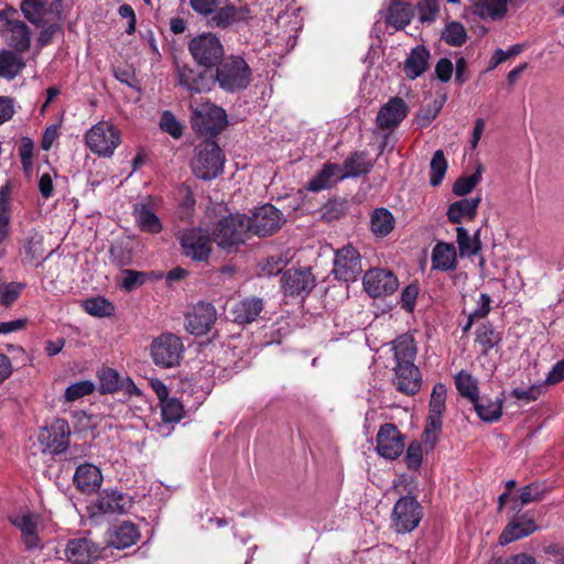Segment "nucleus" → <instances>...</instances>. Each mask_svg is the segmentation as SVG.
<instances>
[{"label": "nucleus", "instance_id": "obj_1", "mask_svg": "<svg viewBox=\"0 0 564 564\" xmlns=\"http://www.w3.org/2000/svg\"><path fill=\"white\" fill-rule=\"evenodd\" d=\"M252 78V70L243 57L238 55L224 56L212 70H195L187 65L177 66L178 85L192 94L209 91L218 83L227 93L246 89Z\"/></svg>", "mask_w": 564, "mask_h": 564}, {"label": "nucleus", "instance_id": "obj_2", "mask_svg": "<svg viewBox=\"0 0 564 564\" xmlns=\"http://www.w3.org/2000/svg\"><path fill=\"white\" fill-rule=\"evenodd\" d=\"M225 154L215 140L206 139L195 148L192 171L197 178L210 181L224 172Z\"/></svg>", "mask_w": 564, "mask_h": 564}, {"label": "nucleus", "instance_id": "obj_3", "mask_svg": "<svg viewBox=\"0 0 564 564\" xmlns=\"http://www.w3.org/2000/svg\"><path fill=\"white\" fill-rule=\"evenodd\" d=\"M249 232L251 231L247 215L230 214L217 223L213 231V239L220 249L232 252L246 242Z\"/></svg>", "mask_w": 564, "mask_h": 564}, {"label": "nucleus", "instance_id": "obj_4", "mask_svg": "<svg viewBox=\"0 0 564 564\" xmlns=\"http://www.w3.org/2000/svg\"><path fill=\"white\" fill-rule=\"evenodd\" d=\"M188 51L195 63L208 72H212L225 56L220 39L212 32L193 37L188 43Z\"/></svg>", "mask_w": 564, "mask_h": 564}, {"label": "nucleus", "instance_id": "obj_5", "mask_svg": "<svg viewBox=\"0 0 564 564\" xmlns=\"http://www.w3.org/2000/svg\"><path fill=\"white\" fill-rule=\"evenodd\" d=\"M184 350L182 339L170 332L162 333L153 338L150 345V355L153 364L163 369L178 366Z\"/></svg>", "mask_w": 564, "mask_h": 564}, {"label": "nucleus", "instance_id": "obj_6", "mask_svg": "<svg viewBox=\"0 0 564 564\" xmlns=\"http://www.w3.org/2000/svg\"><path fill=\"white\" fill-rule=\"evenodd\" d=\"M191 123L197 133L213 140L227 127L228 121L226 111L223 108L206 102L193 110Z\"/></svg>", "mask_w": 564, "mask_h": 564}, {"label": "nucleus", "instance_id": "obj_7", "mask_svg": "<svg viewBox=\"0 0 564 564\" xmlns=\"http://www.w3.org/2000/svg\"><path fill=\"white\" fill-rule=\"evenodd\" d=\"M18 10L11 6H7L0 10V32L7 36V43L15 52L24 53L31 46L30 28L21 20L17 19Z\"/></svg>", "mask_w": 564, "mask_h": 564}, {"label": "nucleus", "instance_id": "obj_8", "mask_svg": "<svg viewBox=\"0 0 564 564\" xmlns=\"http://www.w3.org/2000/svg\"><path fill=\"white\" fill-rule=\"evenodd\" d=\"M180 241L182 254L191 258L193 261H207L213 251V239L207 230L197 228H186L176 234Z\"/></svg>", "mask_w": 564, "mask_h": 564}, {"label": "nucleus", "instance_id": "obj_9", "mask_svg": "<svg viewBox=\"0 0 564 564\" xmlns=\"http://www.w3.org/2000/svg\"><path fill=\"white\" fill-rule=\"evenodd\" d=\"M423 517V508L415 497L403 496L395 502L391 520L398 533H410L415 530Z\"/></svg>", "mask_w": 564, "mask_h": 564}, {"label": "nucleus", "instance_id": "obj_10", "mask_svg": "<svg viewBox=\"0 0 564 564\" xmlns=\"http://www.w3.org/2000/svg\"><path fill=\"white\" fill-rule=\"evenodd\" d=\"M86 145L99 156L112 155L115 149L120 144V131L108 122H98L93 126L85 135Z\"/></svg>", "mask_w": 564, "mask_h": 564}, {"label": "nucleus", "instance_id": "obj_11", "mask_svg": "<svg viewBox=\"0 0 564 564\" xmlns=\"http://www.w3.org/2000/svg\"><path fill=\"white\" fill-rule=\"evenodd\" d=\"M250 231L259 237H268L281 229L285 217L272 204H264L257 207L251 217L247 216Z\"/></svg>", "mask_w": 564, "mask_h": 564}, {"label": "nucleus", "instance_id": "obj_12", "mask_svg": "<svg viewBox=\"0 0 564 564\" xmlns=\"http://www.w3.org/2000/svg\"><path fill=\"white\" fill-rule=\"evenodd\" d=\"M70 427L65 419L57 417L51 425L40 430L37 440L43 446V453L53 455L65 453L69 446Z\"/></svg>", "mask_w": 564, "mask_h": 564}, {"label": "nucleus", "instance_id": "obj_13", "mask_svg": "<svg viewBox=\"0 0 564 564\" xmlns=\"http://www.w3.org/2000/svg\"><path fill=\"white\" fill-rule=\"evenodd\" d=\"M335 279L354 282L362 272L361 256L351 245H347L335 252L332 270Z\"/></svg>", "mask_w": 564, "mask_h": 564}, {"label": "nucleus", "instance_id": "obj_14", "mask_svg": "<svg viewBox=\"0 0 564 564\" xmlns=\"http://www.w3.org/2000/svg\"><path fill=\"white\" fill-rule=\"evenodd\" d=\"M207 26L212 29L226 30L240 22L250 19L248 6L237 7L229 0L220 1V4L213 8V13L205 17Z\"/></svg>", "mask_w": 564, "mask_h": 564}, {"label": "nucleus", "instance_id": "obj_15", "mask_svg": "<svg viewBox=\"0 0 564 564\" xmlns=\"http://www.w3.org/2000/svg\"><path fill=\"white\" fill-rule=\"evenodd\" d=\"M405 447V436L393 423H384L379 427L376 436V451L379 456L394 460L399 458Z\"/></svg>", "mask_w": 564, "mask_h": 564}, {"label": "nucleus", "instance_id": "obj_16", "mask_svg": "<svg viewBox=\"0 0 564 564\" xmlns=\"http://www.w3.org/2000/svg\"><path fill=\"white\" fill-rule=\"evenodd\" d=\"M316 285L311 268H290L281 278V290L285 296H307Z\"/></svg>", "mask_w": 564, "mask_h": 564}, {"label": "nucleus", "instance_id": "obj_17", "mask_svg": "<svg viewBox=\"0 0 564 564\" xmlns=\"http://www.w3.org/2000/svg\"><path fill=\"white\" fill-rule=\"evenodd\" d=\"M362 284L366 293L373 299L391 295L399 288L397 275L391 270L382 268L367 270Z\"/></svg>", "mask_w": 564, "mask_h": 564}, {"label": "nucleus", "instance_id": "obj_18", "mask_svg": "<svg viewBox=\"0 0 564 564\" xmlns=\"http://www.w3.org/2000/svg\"><path fill=\"white\" fill-rule=\"evenodd\" d=\"M514 510H517L516 516L509 521L499 535V543L501 545H507L517 540L527 538L539 529L529 512L520 513L521 508L517 509L516 507Z\"/></svg>", "mask_w": 564, "mask_h": 564}, {"label": "nucleus", "instance_id": "obj_19", "mask_svg": "<svg viewBox=\"0 0 564 564\" xmlns=\"http://www.w3.org/2000/svg\"><path fill=\"white\" fill-rule=\"evenodd\" d=\"M186 329L196 336L208 333L217 318L216 308L213 304L198 302L192 311L186 313Z\"/></svg>", "mask_w": 564, "mask_h": 564}, {"label": "nucleus", "instance_id": "obj_20", "mask_svg": "<svg viewBox=\"0 0 564 564\" xmlns=\"http://www.w3.org/2000/svg\"><path fill=\"white\" fill-rule=\"evenodd\" d=\"M392 371V383L399 392L405 395H414L420 391L422 375L415 364L393 365Z\"/></svg>", "mask_w": 564, "mask_h": 564}, {"label": "nucleus", "instance_id": "obj_21", "mask_svg": "<svg viewBox=\"0 0 564 564\" xmlns=\"http://www.w3.org/2000/svg\"><path fill=\"white\" fill-rule=\"evenodd\" d=\"M133 506V500L128 495L117 490L107 488L99 495L93 508L97 509L98 513H127Z\"/></svg>", "mask_w": 564, "mask_h": 564}, {"label": "nucleus", "instance_id": "obj_22", "mask_svg": "<svg viewBox=\"0 0 564 564\" xmlns=\"http://www.w3.org/2000/svg\"><path fill=\"white\" fill-rule=\"evenodd\" d=\"M379 14L386 25L394 31L404 30L414 18L411 4L402 0H390L387 7L379 11Z\"/></svg>", "mask_w": 564, "mask_h": 564}, {"label": "nucleus", "instance_id": "obj_23", "mask_svg": "<svg viewBox=\"0 0 564 564\" xmlns=\"http://www.w3.org/2000/svg\"><path fill=\"white\" fill-rule=\"evenodd\" d=\"M104 549L87 538L72 539L67 542L65 556L75 564H87L100 557Z\"/></svg>", "mask_w": 564, "mask_h": 564}, {"label": "nucleus", "instance_id": "obj_24", "mask_svg": "<svg viewBox=\"0 0 564 564\" xmlns=\"http://www.w3.org/2000/svg\"><path fill=\"white\" fill-rule=\"evenodd\" d=\"M44 238L35 228L24 232L23 238L20 240L19 253L22 257V262L39 267L44 257Z\"/></svg>", "mask_w": 564, "mask_h": 564}, {"label": "nucleus", "instance_id": "obj_25", "mask_svg": "<svg viewBox=\"0 0 564 564\" xmlns=\"http://www.w3.org/2000/svg\"><path fill=\"white\" fill-rule=\"evenodd\" d=\"M408 111L405 101L401 97H393L380 108L376 123L381 130L397 128L406 117Z\"/></svg>", "mask_w": 564, "mask_h": 564}, {"label": "nucleus", "instance_id": "obj_26", "mask_svg": "<svg viewBox=\"0 0 564 564\" xmlns=\"http://www.w3.org/2000/svg\"><path fill=\"white\" fill-rule=\"evenodd\" d=\"M102 480L101 470L90 463L79 465L73 476L75 488L86 495L97 492L101 487Z\"/></svg>", "mask_w": 564, "mask_h": 564}, {"label": "nucleus", "instance_id": "obj_27", "mask_svg": "<svg viewBox=\"0 0 564 564\" xmlns=\"http://www.w3.org/2000/svg\"><path fill=\"white\" fill-rule=\"evenodd\" d=\"M264 310V302L261 297L249 296L236 302L230 308L231 321L235 324L245 326L257 321Z\"/></svg>", "mask_w": 564, "mask_h": 564}, {"label": "nucleus", "instance_id": "obj_28", "mask_svg": "<svg viewBox=\"0 0 564 564\" xmlns=\"http://www.w3.org/2000/svg\"><path fill=\"white\" fill-rule=\"evenodd\" d=\"M133 217L137 226L143 232L155 235L163 230V225L154 213L151 196H148L144 202L133 205Z\"/></svg>", "mask_w": 564, "mask_h": 564}, {"label": "nucleus", "instance_id": "obj_29", "mask_svg": "<svg viewBox=\"0 0 564 564\" xmlns=\"http://www.w3.org/2000/svg\"><path fill=\"white\" fill-rule=\"evenodd\" d=\"M393 351V365L414 364L417 355V346L410 333L399 335L389 343Z\"/></svg>", "mask_w": 564, "mask_h": 564}, {"label": "nucleus", "instance_id": "obj_30", "mask_svg": "<svg viewBox=\"0 0 564 564\" xmlns=\"http://www.w3.org/2000/svg\"><path fill=\"white\" fill-rule=\"evenodd\" d=\"M431 53L425 45L413 47L404 61L403 70L406 78L413 80L422 76L430 66Z\"/></svg>", "mask_w": 564, "mask_h": 564}, {"label": "nucleus", "instance_id": "obj_31", "mask_svg": "<svg viewBox=\"0 0 564 564\" xmlns=\"http://www.w3.org/2000/svg\"><path fill=\"white\" fill-rule=\"evenodd\" d=\"M373 167V163L368 159V153L365 151H355L345 159L340 169L344 174L339 176L340 180L347 177H359L368 174Z\"/></svg>", "mask_w": 564, "mask_h": 564}, {"label": "nucleus", "instance_id": "obj_32", "mask_svg": "<svg viewBox=\"0 0 564 564\" xmlns=\"http://www.w3.org/2000/svg\"><path fill=\"white\" fill-rule=\"evenodd\" d=\"M457 267L456 248L453 243L437 242L432 250V269L452 271Z\"/></svg>", "mask_w": 564, "mask_h": 564}, {"label": "nucleus", "instance_id": "obj_33", "mask_svg": "<svg viewBox=\"0 0 564 564\" xmlns=\"http://www.w3.org/2000/svg\"><path fill=\"white\" fill-rule=\"evenodd\" d=\"M140 532L132 522H122L109 534V545L118 550L127 549L137 543Z\"/></svg>", "mask_w": 564, "mask_h": 564}, {"label": "nucleus", "instance_id": "obj_34", "mask_svg": "<svg viewBox=\"0 0 564 564\" xmlns=\"http://www.w3.org/2000/svg\"><path fill=\"white\" fill-rule=\"evenodd\" d=\"M11 523L21 531L23 543L26 550L42 547L41 540L37 535V523L31 513L17 517Z\"/></svg>", "mask_w": 564, "mask_h": 564}, {"label": "nucleus", "instance_id": "obj_35", "mask_svg": "<svg viewBox=\"0 0 564 564\" xmlns=\"http://www.w3.org/2000/svg\"><path fill=\"white\" fill-rule=\"evenodd\" d=\"M481 202L480 196L468 199L463 198L454 202L448 206L446 216L452 224H460L463 217L474 219L477 214V208Z\"/></svg>", "mask_w": 564, "mask_h": 564}, {"label": "nucleus", "instance_id": "obj_36", "mask_svg": "<svg viewBox=\"0 0 564 564\" xmlns=\"http://www.w3.org/2000/svg\"><path fill=\"white\" fill-rule=\"evenodd\" d=\"M502 336V332L497 330L491 323L487 322L477 327L475 343L481 346V355L486 357L491 349L499 347Z\"/></svg>", "mask_w": 564, "mask_h": 564}, {"label": "nucleus", "instance_id": "obj_37", "mask_svg": "<svg viewBox=\"0 0 564 564\" xmlns=\"http://www.w3.org/2000/svg\"><path fill=\"white\" fill-rule=\"evenodd\" d=\"M25 67V62L19 52L2 50L0 51V77L8 80L14 79Z\"/></svg>", "mask_w": 564, "mask_h": 564}, {"label": "nucleus", "instance_id": "obj_38", "mask_svg": "<svg viewBox=\"0 0 564 564\" xmlns=\"http://www.w3.org/2000/svg\"><path fill=\"white\" fill-rule=\"evenodd\" d=\"M474 409L480 420L485 422H496L502 415V400H492L487 395H478L477 400L473 402Z\"/></svg>", "mask_w": 564, "mask_h": 564}, {"label": "nucleus", "instance_id": "obj_39", "mask_svg": "<svg viewBox=\"0 0 564 564\" xmlns=\"http://www.w3.org/2000/svg\"><path fill=\"white\" fill-rule=\"evenodd\" d=\"M395 219L392 213L384 208H376L370 217V229L376 237H387L394 228Z\"/></svg>", "mask_w": 564, "mask_h": 564}, {"label": "nucleus", "instance_id": "obj_40", "mask_svg": "<svg viewBox=\"0 0 564 564\" xmlns=\"http://www.w3.org/2000/svg\"><path fill=\"white\" fill-rule=\"evenodd\" d=\"M12 183L7 181L0 187V245L8 237L10 225V199L12 194Z\"/></svg>", "mask_w": 564, "mask_h": 564}, {"label": "nucleus", "instance_id": "obj_41", "mask_svg": "<svg viewBox=\"0 0 564 564\" xmlns=\"http://www.w3.org/2000/svg\"><path fill=\"white\" fill-rule=\"evenodd\" d=\"M550 491L545 481H532L519 490L518 498L512 497L513 501L519 500L520 507L532 503L540 502L544 499L545 495Z\"/></svg>", "mask_w": 564, "mask_h": 564}, {"label": "nucleus", "instance_id": "obj_42", "mask_svg": "<svg viewBox=\"0 0 564 564\" xmlns=\"http://www.w3.org/2000/svg\"><path fill=\"white\" fill-rule=\"evenodd\" d=\"M47 0H22L20 10L24 18L35 26H44L45 20L42 15L46 13Z\"/></svg>", "mask_w": 564, "mask_h": 564}, {"label": "nucleus", "instance_id": "obj_43", "mask_svg": "<svg viewBox=\"0 0 564 564\" xmlns=\"http://www.w3.org/2000/svg\"><path fill=\"white\" fill-rule=\"evenodd\" d=\"M83 308L95 317H110L115 314V305L104 296L89 297L83 301Z\"/></svg>", "mask_w": 564, "mask_h": 564}, {"label": "nucleus", "instance_id": "obj_44", "mask_svg": "<svg viewBox=\"0 0 564 564\" xmlns=\"http://www.w3.org/2000/svg\"><path fill=\"white\" fill-rule=\"evenodd\" d=\"M457 243L459 253L462 257H470L477 254L481 249V242L479 240V230H477L474 237H470L467 229L464 227H457Z\"/></svg>", "mask_w": 564, "mask_h": 564}, {"label": "nucleus", "instance_id": "obj_45", "mask_svg": "<svg viewBox=\"0 0 564 564\" xmlns=\"http://www.w3.org/2000/svg\"><path fill=\"white\" fill-rule=\"evenodd\" d=\"M349 202L346 198L334 197L321 207V219L332 223L341 218L348 210Z\"/></svg>", "mask_w": 564, "mask_h": 564}, {"label": "nucleus", "instance_id": "obj_46", "mask_svg": "<svg viewBox=\"0 0 564 564\" xmlns=\"http://www.w3.org/2000/svg\"><path fill=\"white\" fill-rule=\"evenodd\" d=\"M341 171L340 165L326 163L317 175L307 183V189L312 192H318L324 188H328L332 185V178L337 172Z\"/></svg>", "mask_w": 564, "mask_h": 564}, {"label": "nucleus", "instance_id": "obj_47", "mask_svg": "<svg viewBox=\"0 0 564 564\" xmlns=\"http://www.w3.org/2000/svg\"><path fill=\"white\" fill-rule=\"evenodd\" d=\"M341 171L340 165L326 163L317 175L307 183V189L312 192H318L324 188H328L332 185V178L337 172Z\"/></svg>", "mask_w": 564, "mask_h": 564}, {"label": "nucleus", "instance_id": "obj_48", "mask_svg": "<svg viewBox=\"0 0 564 564\" xmlns=\"http://www.w3.org/2000/svg\"><path fill=\"white\" fill-rule=\"evenodd\" d=\"M455 386L459 394L468 399L471 403L477 400L478 384L477 380L468 372L462 370L455 376Z\"/></svg>", "mask_w": 564, "mask_h": 564}, {"label": "nucleus", "instance_id": "obj_49", "mask_svg": "<svg viewBox=\"0 0 564 564\" xmlns=\"http://www.w3.org/2000/svg\"><path fill=\"white\" fill-rule=\"evenodd\" d=\"M509 0H484L476 6V12L481 18H491L492 20L502 19L508 11Z\"/></svg>", "mask_w": 564, "mask_h": 564}, {"label": "nucleus", "instance_id": "obj_50", "mask_svg": "<svg viewBox=\"0 0 564 564\" xmlns=\"http://www.w3.org/2000/svg\"><path fill=\"white\" fill-rule=\"evenodd\" d=\"M482 171V165L478 164L476 171L471 175L458 177L453 184V193L456 196H465L469 194L481 181Z\"/></svg>", "mask_w": 564, "mask_h": 564}, {"label": "nucleus", "instance_id": "obj_51", "mask_svg": "<svg viewBox=\"0 0 564 564\" xmlns=\"http://www.w3.org/2000/svg\"><path fill=\"white\" fill-rule=\"evenodd\" d=\"M447 161L444 152L437 150L434 152L430 163V184L434 187L441 185L447 171Z\"/></svg>", "mask_w": 564, "mask_h": 564}, {"label": "nucleus", "instance_id": "obj_52", "mask_svg": "<svg viewBox=\"0 0 564 564\" xmlns=\"http://www.w3.org/2000/svg\"><path fill=\"white\" fill-rule=\"evenodd\" d=\"M442 39L451 46H462L467 41V34L460 22H449L442 32Z\"/></svg>", "mask_w": 564, "mask_h": 564}, {"label": "nucleus", "instance_id": "obj_53", "mask_svg": "<svg viewBox=\"0 0 564 564\" xmlns=\"http://www.w3.org/2000/svg\"><path fill=\"white\" fill-rule=\"evenodd\" d=\"M162 420L164 422L173 423L178 422L184 416V405L176 398H169L164 402L160 403Z\"/></svg>", "mask_w": 564, "mask_h": 564}, {"label": "nucleus", "instance_id": "obj_54", "mask_svg": "<svg viewBox=\"0 0 564 564\" xmlns=\"http://www.w3.org/2000/svg\"><path fill=\"white\" fill-rule=\"evenodd\" d=\"M99 392L101 394H110L120 390L119 373L112 368L104 369L99 376Z\"/></svg>", "mask_w": 564, "mask_h": 564}, {"label": "nucleus", "instance_id": "obj_55", "mask_svg": "<svg viewBox=\"0 0 564 564\" xmlns=\"http://www.w3.org/2000/svg\"><path fill=\"white\" fill-rule=\"evenodd\" d=\"M447 389L445 384L438 382L434 384L429 403V413L443 415L446 408Z\"/></svg>", "mask_w": 564, "mask_h": 564}, {"label": "nucleus", "instance_id": "obj_56", "mask_svg": "<svg viewBox=\"0 0 564 564\" xmlns=\"http://www.w3.org/2000/svg\"><path fill=\"white\" fill-rule=\"evenodd\" d=\"M404 463L410 470H419L423 463V445L421 442L412 441L405 452Z\"/></svg>", "mask_w": 564, "mask_h": 564}, {"label": "nucleus", "instance_id": "obj_57", "mask_svg": "<svg viewBox=\"0 0 564 564\" xmlns=\"http://www.w3.org/2000/svg\"><path fill=\"white\" fill-rule=\"evenodd\" d=\"M110 262L118 268H123L132 263V251L123 243H115L109 248Z\"/></svg>", "mask_w": 564, "mask_h": 564}, {"label": "nucleus", "instance_id": "obj_58", "mask_svg": "<svg viewBox=\"0 0 564 564\" xmlns=\"http://www.w3.org/2000/svg\"><path fill=\"white\" fill-rule=\"evenodd\" d=\"M95 383L90 380L75 382L66 388L65 400L68 402L76 401L91 394L95 391Z\"/></svg>", "mask_w": 564, "mask_h": 564}, {"label": "nucleus", "instance_id": "obj_59", "mask_svg": "<svg viewBox=\"0 0 564 564\" xmlns=\"http://www.w3.org/2000/svg\"><path fill=\"white\" fill-rule=\"evenodd\" d=\"M123 273L124 278L120 286L127 292H131L138 286H141L147 280L145 273L141 271L124 270Z\"/></svg>", "mask_w": 564, "mask_h": 564}, {"label": "nucleus", "instance_id": "obj_60", "mask_svg": "<svg viewBox=\"0 0 564 564\" xmlns=\"http://www.w3.org/2000/svg\"><path fill=\"white\" fill-rule=\"evenodd\" d=\"M419 295V286L415 283H411L406 285L401 292V307L408 313H412L414 311L415 301Z\"/></svg>", "mask_w": 564, "mask_h": 564}, {"label": "nucleus", "instance_id": "obj_61", "mask_svg": "<svg viewBox=\"0 0 564 564\" xmlns=\"http://www.w3.org/2000/svg\"><path fill=\"white\" fill-rule=\"evenodd\" d=\"M421 22H433L438 13V0H421L417 4Z\"/></svg>", "mask_w": 564, "mask_h": 564}, {"label": "nucleus", "instance_id": "obj_62", "mask_svg": "<svg viewBox=\"0 0 564 564\" xmlns=\"http://www.w3.org/2000/svg\"><path fill=\"white\" fill-rule=\"evenodd\" d=\"M160 126L163 131L167 132L173 138H180L183 134L182 126L170 111L163 112Z\"/></svg>", "mask_w": 564, "mask_h": 564}, {"label": "nucleus", "instance_id": "obj_63", "mask_svg": "<svg viewBox=\"0 0 564 564\" xmlns=\"http://www.w3.org/2000/svg\"><path fill=\"white\" fill-rule=\"evenodd\" d=\"M286 261L281 254H275L267 258L262 265V272L269 276L279 274L285 267Z\"/></svg>", "mask_w": 564, "mask_h": 564}, {"label": "nucleus", "instance_id": "obj_64", "mask_svg": "<svg viewBox=\"0 0 564 564\" xmlns=\"http://www.w3.org/2000/svg\"><path fill=\"white\" fill-rule=\"evenodd\" d=\"M435 76L442 83H448L452 78L454 66L449 58L443 57L435 65Z\"/></svg>", "mask_w": 564, "mask_h": 564}]
</instances>
